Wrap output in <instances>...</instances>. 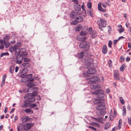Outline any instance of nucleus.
<instances>
[{"instance_id": "c756f323", "label": "nucleus", "mask_w": 131, "mask_h": 131, "mask_svg": "<svg viewBox=\"0 0 131 131\" xmlns=\"http://www.w3.org/2000/svg\"><path fill=\"white\" fill-rule=\"evenodd\" d=\"M99 86L97 85H91L90 87L92 89H96L99 88Z\"/></svg>"}, {"instance_id": "7c9ffc66", "label": "nucleus", "mask_w": 131, "mask_h": 131, "mask_svg": "<svg viewBox=\"0 0 131 131\" xmlns=\"http://www.w3.org/2000/svg\"><path fill=\"white\" fill-rule=\"evenodd\" d=\"M10 38V37L9 36L6 35L5 36L4 38V42L8 41V40Z\"/></svg>"}, {"instance_id": "393cba45", "label": "nucleus", "mask_w": 131, "mask_h": 131, "mask_svg": "<svg viewBox=\"0 0 131 131\" xmlns=\"http://www.w3.org/2000/svg\"><path fill=\"white\" fill-rule=\"evenodd\" d=\"M118 27L119 28H121L119 29L118 30L119 32L121 33L123 32L124 31V29L122 28V26L121 25H120L118 26Z\"/></svg>"}, {"instance_id": "37998d69", "label": "nucleus", "mask_w": 131, "mask_h": 131, "mask_svg": "<svg viewBox=\"0 0 131 131\" xmlns=\"http://www.w3.org/2000/svg\"><path fill=\"white\" fill-rule=\"evenodd\" d=\"M101 107H97L96 108V109L98 111H97V112H98L99 111H100L103 109Z\"/></svg>"}, {"instance_id": "4be33fe9", "label": "nucleus", "mask_w": 131, "mask_h": 131, "mask_svg": "<svg viewBox=\"0 0 131 131\" xmlns=\"http://www.w3.org/2000/svg\"><path fill=\"white\" fill-rule=\"evenodd\" d=\"M97 34L96 31L95 30L93 31L92 33V38H94L97 36Z\"/></svg>"}, {"instance_id": "864d4df0", "label": "nucleus", "mask_w": 131, "mask_h": 131, "mask_svg": "<svg viewBox=\"0 0 131 131\" xmlns=\"http://www.w3.org/2000/svg\"><path fill=\"white\" fill-rule=\"evenodd\" d=\"M0 49H3L4 48V46L3 44H1V46H0Z\"/></svg>"}, {"instance_id": "4d7b16f0", "label": "nucleus", "mask_w": 131, "mask_h": 131, "mask_svg": "<svg viewBox=\"0 0 131 131\" xmlns=\"http://www.w3.org/2000/svg\"><path fill=\"white\" fill-rule=\"evenodd\" d=\"M18 69L19 67H18L16 66L15 68V72H17L18 71Z\"/></svg>"}, {"instance_id": "052dcab7", "label": "nucleus", "mask_w": 131, "mask_h": 131, "mask_svg": "<svg viewBox=\"0 0 131 131\" xmlns=\"http://www.w3.org/2000/svg\"><path fill=\"white\" fill-rule=\"evenodd\" d=\"M18 117L17 116H15L14 119V121L15 122L17 120V119Z\"/></svg>"}, {"instance_id": "6e6552de", "label": "nucleus", "mask_w": 131, "mask_h": 131, "mask_svg": "<svg viewBox=\"0 0 131 131\" xmlns=\"http://www.w3.org/2000/svg\"><path fill=\"white\" fill-rule=\"evenodd\" d=\"M74 9L79 11L81 9V6L78 3V1L77 0H74Z\"/></svg>"}, {"instance_id": "5701e85b", "label": "nucleus", "mask_w": 131, "mask_h": 131, "mask_svg": "<svg viewBox=\"0 0 131 131\" xmlns=\"http://www.w3.org/2000/svg\"><path fill=\"white\" fill-rule=\"evenodd\" d=\"M84 56V52H81L79 53L78 54V57L79 59L82 58Z\"/></svg>"}, {"instance_id": "39448f33", "label": "nucleus", "mask_w": 131, "mask_h": 131, "mask_svg": "<svg viewBox=\"0 0 131 131\" xmlns=\"http://www.w3.org/2000/svg\"><path fill=\"white\" fill-rule=\"evenodd\" d=\"M32 75L31 74H29L26 75V76L24 78H25V79H22L21 80V81L23 82H27L28 81H33L34 80V79L33 78H31L32 77Z\"/></svg>"}, {"instance_id": "79ce46f5", "label": "nucleus", "mask_w": 131, "mask_h": 131, "mask_svg": "<svg viewBox=\"0 0 131 131\" xmlns=\"http://www.w3.org/2000/svg\"><path fill=\"white\" fill-rule=\"evenodd\" d=\"M118 41V39L114 40L113 41V45H115Z\"/></svg>"}, {"instance_id": "a211bd4d", "label": "nucleus", "mask_w": 131, "mask_h": 131, "mask_svg": "<svg viewBox=\"0 0 131 131\" xmlns=\"http://www.w3.org/2000/svg\"><path fill=\"white\" fill-rule=\"evenodd\" d=\"M95 64L94 63L89 62L86 64L87 67L88 68H91L92 67L94 68Z\"/></svg>"}, {"instance_id": "f8f14e48", "label": "nucleus", "mask_w": 131, "mask_h": 131, "mask_svg": "<svg viewBox=\"0 0 131 131\" xmlns=\"http://www.w3.org/2000/svg\"><path fill=\"white\" fill-rule=\"evenodd\" d=\"M18 49L19 48L16 45H14V47L13 46H11L9 48V51L10 52H12L15 50L16 54L17 53V51H18Z\"/></svg>"}, {"instance_id": "09e8293b", "label": "nucleus", "mask_w": 131, "mask_h": 131, "mask_svg": "<svg viewBox=\"0 0 131 131\" xmlns=\"http://www.w3.org/2000/svg\"><path fill=\"white\" fill-rule=\"evenodd\" d=\"M107 5L106 4L105 2L103 3L102 5V6L104 8L106 7V6Z\"/></svg>"}, {"instance_id": "f03ea898", "label": "nucleus", "mask_w": 131, "mask_h": 131, "mask_svg": "<svg viewBox=\"0 0 131 131\" xmlns=\"http://www.w3.org/2000/svg\"><path fill=\"white\" fill-rule=\"evenodd\" d=\"M103 92V91L101 89L95 90L92 92L93 94L96 95L97 97V98H94L93 101L94 104L97 105L96 106H105V103L102 102L104 100L102 98L105 96Z\"/></svg>"}, {"instance_id": "4c0bfd02", "label": "nucleus", "mask_w": 131, "mask_h": 131, "mask_svg": "<svg viewBox=\"0 0 131 131\" xmlns=\"http://www.w3.org/2000/svg\"><path fill=\"white\" fill-rule=\"evenodd\" d=\"M119 100L121 102V103L122 104H124V101L123 99V98L122 97H119Z\"/></svg>"}, {"instance_id": "6ab92c4d", "label": "nucleus", "mask_w": 131, "mask_h": 131, "mask_svg": "<svg viewBox=\"0 0 131 131\" xmlns=\"http://www.w3.org/2000/svg\"><path fill=\"white\" fill-rule=\"evenodd\" d=\"M6 77V74H5L2 77V82L1 85V86L2 87L5 83V80Z\"/></svg>"}, {"instance_id": "dca6fc26", "label": "nucleus", "mask_w": 131, "mask_h": 131, "mask_svg": "<svg viewBox=\"0 0 131 131\" xmlns=\"http://www.w3.org/2000/svg\"><path fill=\"white\" fill-rule=\"evenodd\" d=\"M75 20H74V25H76V22H80L81 21L83 20V18L81 16H79L77 18H75Z\"/></svg>"}, {"instance_id": "603ef678", "label": "nucleus", "mask_w": 131, "mask_h": 131, "mask_svg": "<svg viewBox=\"0 0 131 131\" xmlns=\"http://www.w3.org/2000/svg\"><path fill=\"white\" fill-rule=\"evenodd\" d=\"M112 61L111 60H110L109 61L108 64V65H109V66L110 67L112 66Z\"/></svg>"}, {"instance_id": "72a5a7b5", "label": "nucleus", "mask_w": 131, "mask_h": 131, "mask_svg": "<svg viewBox=\"0 0 131 131\" xmlns=\"http://www.w3.org/2000/svg\"><path fill=\"white\" fill-rule=\"evenodd\" d=\"M125 67L126 66L125 64H123L122 66L120 68V70L122 71H123L124 70Z\"/></svg>"}, {"instance_id": "1a4fd4ad", "label": "nucleus", "mask_w": 131, "mask_h": 131, "mask_svg": "<svg viewBox=\"0 0 131 131\" xmlns=\"http://www.w3.org/2000/svg\"><path fill=\"white\" fill-rule=\"evenodd\" d=\"M16 55V62L17 63L19 64H20L21 62L22 61L23 59V57L21 55H18L17 53Z\"/></svg>"}, {"instance_id": "69168bd1", "label": "nucleus", "mask_w": 131, "mask_h": 131, "mask_svg": "<svg viewBox=\"0 0 131 131\" xmlns=\"http://www.w3.org/2000/svg\"><path fill=\"white\" fill-rule=\"evenodd\" d=\"M122 124H118V128L119 129H121V125Z\"/></svg>"}, {"instance_id": "13d9d810", "label": "nucleus", "mask_w": 131, "mask_h": 131, "mask_svg": "<svg viewBox=\"0 0 131 131\" xmlns=\"http://www.w3.org/2000/svg\"><path fill=\"white\" fill-rule=\"evenodd\" d=\"M106 92L107 93H109L110 92V89L107 88L106 89Z\"/></svg>"}, {"instance_id": "6e6d98bb", "label": "nucleus", "mask_w": 131, "mask_h": 131, "mask_svg": "<svg viewBox=\"0 0 131 131\" xmlns=\"http://www.w3.org/2000/svg\"><path fill=\"white\" fill-rule=\"evenodd\" d=\"M83 4H84V3H83V4L82 5V7H81L82 8V9L83 10H84V11H85L86 10L85 9L84 6L83 5Z\"/></svg>"}, {"instance_id": "5fc2aeb1", "label": "nucleus", "mask_w": 131, "mask_h": 131, "mask_svg": "<svg viewBox=\"0 0 131 131\" xmlns=\"http://www.w3.org/2000/svg\"><path fill=\"white\" fill-rule=\"evenodd\" d=\"M89 128H92L95 131H96V128L93 127H92L91 126H89Z\"/></svg>"}, {"instance_id": "20e7f679", "label": "nucleus", "mask_w": 131, "mask_h": 131, "mask_svg": "<svg viewBox=\"0 0 131 131\" xmlns=\"http://www.w3.org/2000/svg\"><path fill=\"white\" fill-rule=\"evenodd\" d=\"M86 79L87 80H90V81L88 82V83L89 84H92L93 83L97 82H98L100 81V80L99 79V78L95 75L94 76L93 75L90 78H86Z\"/></svg>"}, {"instance_id": "8fccbe9b", "label": "nucleus", "mask_w": 131, "mask_h": 131, "mask_svg": "<svg viewBox=\"0 0 131 131\" xmlns=\"http://www.w3.org/2000/svg\"><path fill=\"white\" fill-rule=\"evenodd\" d=\"M32 102H31V105L30 106H36V105L35 103H33L32 104Z\"/></svg>"}, {"instance_id": "3c124183", "label": "nucleus", "mask_w": 131, "mask_h": 131, "mask_svg": "<svg viewBox=\"0 0 131 131\" xmlns=\"http://www.w3.org/2000/svg\"><path fill=\"white\" fill-rule=\"evenodd\" d=\"M92 30V27H90L89 29V31L90 33H91Z\"/></svg>"}, {"instance_id": "e2e57ef3", "label": "nucleus", "mask_w": 131, "mask_h": 131, "mask_svg": "<svg viewBox=\"0 0 131 131\" xmlns=\"http://www.w3.org/2000/svg\"><path fill=\"white\" fill-rule=\"evenodd\" d=\"M8 110V108L7 107H6L5 108V110H4V112L5 113H6L7 112Z\"/></svg>"}, {"instance_id": "0eeeda50", "label": "nucleus", "mask_w": 131, "mask_h": 131, "mask_svg": "<svg viewBox=\"0 0 131 131\" xmlns=\"http://www.w3.org/2000/svg\"><path fill=\"white\" fill-rule=\"evenodd\" d=\"M34 125V124L30 123H27L24 126V129L26 130H29Z\"/></svg>"}, {"instance_id": "58836bf2", "label": "nucleus", "mask_w": 131, "mask_h": 131, "mask_svg": "<svg viewBox=\"0 0 131 131\" xmlns=\"http://www.w3.org/2000/svg\"><path fill=\"white\" fill-rule=\"evenodd\" d=\"M112 41L111 40H110L109 41L108 45L109 47L110 48H111L112 47Z\"/></svg>"}, {"instance_id": "774afa93", "label": "nucleus", "mask_w": 131, "mask_h": 131, "mask_svg": "<svg viewBox=\"0 0 131 131\" xmlns=\"http://www.w3.org/2000/svg\"><path fill=\"white\" fill-rule=\"evenodd\" d=\"M128 47L129 48H131V43H128Z\"/></svg>"}, {"instance_id": "680f3d73", "label": "nucleus", "mask_w": 131, "mask_h": 131, "mask_svg": "<svg viewBox=\"0 0 131 131\" xmlns=\"http://www.w3.org/2000/svg\"><path fill=\"white\" fill-rule=\"evenodd\" d=\"M126 25L127 27H129V23L127 22L126 23Z\"/></svg>"}, {"instance_id": "f3484780", "label": "nucleus", "mask_w": 131, "mask_h": 131, "mask_svg": "<svg viewBox=\"0 0 131 131\" xmlns=\"http://www.w3.org/2000/svg\"><path fill=\"white\" fill-rule=\"evenodd\" d=\"M100 20L102 26L103 28L105 27L107 25L106 21L103 18H101Z\"/></svg>"}, {"instance_id": "473e14b6", "label": "nucleus", "mask_w": 131, "mask_h": 131, "mask_svg": "<svg viewBox=\"0 0 131 131\" xmlns=\"http://www.w3.org/2000/svg\"><path fill=\"white\" fill-rule=\"evenodd\" d=\"M9 54L8 52H6L4 53H2L0 55V57H2L4 56L7 55V56H9Z\"/></svg>"}, {"instance_id": "ea45409f", "label": "nucleus", "mask_w": 131, "mask_h": 131, "mask_svg": "<svg viewBox=\"0 0 131 131\" xmlns=\"http://www.w3.org/2000/svg\"><path fill=\"white\" fill-rule=\"evenodd\" d=\"M88 7L89 8H90L92 7V4L91 2H89L87 4Z\"/></svg>"}, {"instance_id": "412c9836", "label": "nucleus", "mask_w": 131, "mask_h": 131, "mask_svg": "<svg viewBox=\"0 0 131 131\" xmlns=\"http://www.w3.org/2000/svg\"><path fill=\"white\" fill-rule=\"evenodd\" d=\"M24 111L26 113L29 114H32L33 113V111L30 108L26 109L24 110Z\"/></svg>"}, {"instance_id": "2f4dec72", "label": "nucleus", "mask_w": 131, "mask_h": 131, "mask_svg": "<svg viewBox=\"0 0 131 131\" xmlns=\"http://www.w3.org/2000/svg\"><path fill=\"white\" fill-rule=\"evenodd\" d=\"M14 69L15 67L14 66H11L9 69L10 72L11 73H13Z\"/></svg>"}, {"instance_id": "c03bdc74", "label": "nucleus", "mask_w": 131, "mask_h": 131, "mask_svg": "<svg viewBox=\"0 0 131 131\" xmlns=\"http://www.w3.org/2000/svg\"><path fill=\"white\" fill-rule=\"evenodd\" d=\"M125 59V58L124 56H122L120 57V59L121 62H123V61Z\"/></svg>"}, {"instance_id": "a878e982", "label": "nucleus", "mask_w": 131, "mask_h": 131, "mask_svg": "<svg viewBox=\"0 0 131 131\" xmlns=\"http://www.w3.org/2000/svg\"><path fill=\"white\" fill-rule=\"evenodd\" d=\"M87 34V32L86 31H82L80 34V35L82 36H85Z\"/></svg>"}, {"instance_id": "7ed1b4c3", "label": "nucleus", "mask_w": 131, "mask_h": 131, "mask_svg": "<svg viewBox=\"0 0 131 131\" xmlns=\"http://www.w3.org/2000/svg\"><path fill=\"white\" fill-rule=\"evenodd\" d=\"M80 38V40H81L82 42L80 44L79 47L80 48L83 49L84 51H86L89 48V45L87 44V43L85 41L86 39V37H81Z\"/></svg>"}, {"instance_id": "de8ad7c7", "label": "nucleus", "mask_w": 131, "mask_h": 131, "mask_svg": "<svg viewBox=\"0 0 131 131\" xmlns=\"http://www.w3.org/2000/svg\"><path fill=\"white\" fill-rule=\"evenodd\" d=\"M90 16L92 17H93V12L91 10H90Z\"/></svg>"}, {"instance_id": "bf43d9fd", "label": "nucleus", "mask_w": 131, "mask_h": 131, "mask_svg": "<svg viewBox=\"0 0 131 131\" xmlns=\"http://www.w3.org/2000/svg\"><path fill=\"white\" fill-rule=\"evenodd\" d=\"M124 38V37H123V36H120L118 38V40L119 41L120 39H123V38Z\"/></svg>"}, {"instance_id": "a18cd8bd", "label": "nucleus", "mask_w": 131, "mask_h": 131, "mask_svg": "<svg viewBox=\"0 0 131 131\" xmlns=\"http://www.w3.org/2000/svg\"><path fill=\"white\" fill-rule=\"evenodd\" d=\"M102 8L101 4H98V8L100 10Z\"/></svg>"}, {"instance_id": "b1692460", "label": "nucleus", "mask_w": 131, "mask_h": 131, "mask_svg": "<svg viewBox=\"0 0 131 131\" xmlns=\"http://www.w3.org/2000/svg\"><path fill=\"white\" fill-rule=\"evenodd\" d=\"M82 29V26L81 25H79L76 28V31H80Z\"/></svg>"}, {"instance_id": "9b49d317", "label": "nucleus", "mask_w": 131, "mask_h": 131, "mask_svg": "<svg viewBox=\"0 0 131 131\" xmlns=\"http://www.w3.org/2000/svg\"><path fill=\"white\" fill-rule=\"evenodd\" d=\"M114 77L115 79L118 81L120 80L119 74L117 70H115L114 72Z\"/></svg>"}, {"instance_id": "f257e3e1", "label": "nucleus", "mask_w": 131, "mask_h": 131, "mask_svg": "<svg viewBox=\"0 0 131 131\" xmlns=\"http://www.w3.org/2000/svg\"><path fill=\"white\" fill-rule=\"evenodd\" d=\"M38 88L35 87L32 88H29L27 91V94L24 98L27 99L24 101L21 106H30L31 102L34 101L35 99L34 97L38 94Z\"/></svg>"}, {"instance_id": "e433bc0d", "label": "nucleus", "mask_w": 131, "mask_h": 131, "mask_svg": "<svg viewBox=\"0 0 131 131\" xmlns=\"http://www.w3.org/2000/svg\"><path fill=\"white\" fill-rule=\"evenodd\" d=\"M69 16L70 18H74V12L73 11L71 12V13L69 15Z\"/></svg>"}, {"instance_id": "c9c22d12", "label": "nucleus", "mask_w": 131, "mask_h": 131, "mask_svg": "<svg viewBox=\"0 0 131 131\" xmlns=\"http://www.w3.org/2000/svg\"><path fill=\"white\" fill-rule=\"evenodd\" d=\"M23 60L25 62H28L30 61V60L29 59L25 57L23 58Z\"/></svg>"}, {"instance_id": "0e129e2a", "label": "nucleus", "mask_w": 131, "mask_h": 131, "mask_svg": "<svg viewBox=\"0 0 131 131\" xmlns=\"http://www.w3.org/2000/svg\"><path fill=\"white\" fill-rule=\"evenodd\" d=\"M4 40H3L2 39H0V43H1V44L4 43Z\"/></svg>"}, {"instance_id": "f704fd0d", "label": "nucleus", "mask_w": 131, "mask_h": 131, "mask_svg": "<svg viewBox=\"0 0 131 131\" xmlns=\"http://www.w3.org/2000/svg\"><path fill=\"white\" fill-rule=\"evenodd\" d=\"M110 126V124L107 123L105 126V129H108Z\"/></svg>"}, {"instance_id": "49530a36", "label": "nucleus", "mask_w": 131, "mask_h": 131, "mask_svg": "<svg viewBox=\"0 0 131 131\" xmlns=\"http://www.w3.org/2000/svg\"><path fill=\"white\" fill-rule=\"evenodd\" d=\"M105 3L108 6H110L111 5L110 0H107L106 2Z\"/></svg>"}, {"instance_id": "a19ab883", "label": "nucleus", "mask_w": 131, "mask_h": 131, "mask_svg": "<svg viewBox=\"0 0 131 131\" xmlns=\"http://www.w3.org/2000/svg\"><path fill=\"white\" fill-rule=\"evenodd\" d=\"M128 123L130 125H131V116L128 118Z\"/></svg>"}, {"instance_id": "bb28decb", "label": "nucleus", "mask_w": 131, "mask_h": 131, "mask_svg": "<svg viewBox=\"0 0 131 131\" xmlns=\"http://www.w3.org/2000/svg\"><path fill=\"white\" fill-rule=\"evenodd\" d=\"M22 66L24 67H30V64L28 63H24L22 64Z\"/></svg>"}, {"instance_id": "423d86ee", "label": "nucleus", "mask_w": 131, "mask_h": 131, "mask_svg": "<svg viewBox=\"0 0 131 131\" xmlns=\"http://www.w3.org/2000/svg\"><path fill=\"white\" fill-rule=\"evenodd\" d=\"M26 49L23 48L19 50L18 49V52L17 53L19 55H21L23 57H26L27 55V53L26 51Z\"/></svg>"}, {"instance_id": "4468645a", "label": "nucleus", "mask_w": 131, "mask_h": 131, "mask_svg": "<svg viewBox=\"0 0 131 131\" xmlns=\"http://www.w3.org/2000/svg\"><path fill=\"white\" fill-rule=\"evenodd\" d=\"M88 69L87 70V72L88 74H94L96 72L95 69L93 67L91 68H88Z\"/></svg>"}, {"instance_id": "9d476101", "label": "nucleus", "mask_w": 131, "mask_h": 131, "mask_svg": "<svg viewBox=\"0 0 131 131\" xmlns=\"http://www.w3.org/2000/svg\"><path fill=\"white\" fill-rule=\"evenodd\" d=\"M28 72V69L27 67H24L21 72L20 77L21 78L25 77L26 76V74Z\"/></svg>"}, {"instance_id": "ddd939ff", "label": "nucleus", "mask_w": 131, "mask_h": 131, "mask_svg": "<svg viewBox=\"0 0 131 131\" xmlns=\"http://www.w3.org/2000/svg\"><path fill=\"white\" fill-rule=\"evenodd\" d=\"M21 119L23 122L25 123L29 121L30 122L31 121L32 119L31 118L29 117L28 116H26L22 117Z\"/></svg>"}, {"instance_id": "2eb2a0df", "label": "nucleus", "mask_w": 131, "mask_h": 131, "mask_svg": "<svg viewBox=\"0 0 131 131\" xmlns=\"http://www.w3.org/2000/svg\"><path fill=\"white\" fill-rule=\"evenodd\" d=\"M29 81V82L27 84V87H30V88H29V89L32 88H31V87L35 86L36 84V83H35L34 82H33V81ZM34 87H33V88Z\"/></svg>"}, {"instance_id": "c85d7f7f", "label": "nucleus", "mask_w": 131, "mask_h": 131, "mask_svg": "<svg viewBox=\"0 0 131 131\" xmlns=\"http://www.w3.org/2000/svg\"><path fill=\"white\" fill-rule=\"evenodd\" d=\"M106 112L105 110L103 109L99 112V113L101 115H104L106 114Z\"/></svg>"}, {"instance_id": "338daca9", "label": "nucleus", "mask_w": 131, "mask_h": 131, "mask_svg": "<svg viewBox=\"0 0 131 131\" xmlns=\"http://www.w3.org/2000/svg\"><path fill=\"white\" fill-rule=\"evenodd\" d=\"M126 111H123V115L124 116H125L126 115Z\"/></svg>"}, {"instance_id": "aec40b11", "label": "nucleus", "mask_w": 131, "mask_h": 131, "mask_svg": "<svg viewBox=\"0 0 131 131\" xmlns=\"http://www.w3.org/2000/svg\"><path fill=\"white\" fill-rule=\"evenodd\" d=\"M107 52V47L106 45H103V48L102 49V52L104 54H106Z\"/></svg>"}, {"instance_id": "cd10ccee", "label": "nucleus", "mask_w": 131, "mask_h": 131, "mask_svg": "<svg viewBox=\"0 0 131 131\" xmlns=\"http://www.w3.org/2000/svg\"><path fill=\"white\" fill-rule=\"evenodd\" d=\"M4 44L6 48H8L10 44V42H9L8 41L4 42Z\"/></svg>"}]
</instances>
